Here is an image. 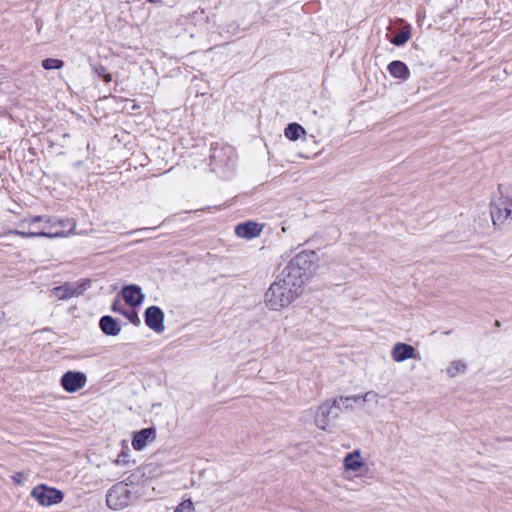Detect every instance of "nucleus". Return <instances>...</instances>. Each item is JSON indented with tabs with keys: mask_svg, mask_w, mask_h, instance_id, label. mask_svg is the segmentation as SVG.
<instances>
[{
	"mask_svg": "<svg viewBox=\"0 0 512 512\" xmlns=\"http://www.w3.org/2000/svg\"><path fill=\"white\" fill-rule=\"evenodd\" d=\"M319 261L320 258L315 251H301L291 259L278 275L291 287L302 293L303 286L316 274Z\"/></svg>",
	"mask_w": 512,
	"mask_h": 512,
	"instance_id": "nucleus-1",
	"label": "nucleus"
},
{
	"mask_svg": "<svg viewBox=\"0 0 512 512\" xmlns=\"http://www.w3.org/2000/svg\"><path fill=\"white\" fill-rule=\"evenodd\" d=\"M301 292L291 287L282 277L276 276L265 293V306L271 311H280L294 302Z\"/></svg>",
	"mask_w": 512,
	"mask_h": 512,
	"instance_id": "nucleus-2",
	"label": "nucleus"
},
{
	"mask_svg": "<svg viewBox=\"0 0 512 512\" xmlns=\"http://www.w3.org/2000/svg\"><path fill=\"white\" fill-rule=\"evenodd\" d=\"M490 214L494 225L512 219V188L499 185L490 204Z\"/></svg>",
	"mask_w": 512,
	"mask_h": 512,
	"instance_id": "nucleus-3",
	"label": "nucleus"
},
{
	"mask_svg": "<svg viewBox=\"0 0 512 512\" xmlns=\"http://www.w3.org/2000/svg\"><path fill=\"white\" fill-rule=\"evenodd\" d=\"M32 228V230H42L45 228L47 235H37V237L57 238L64 237L63 230H55L56 217L51 216H34L26 218L20 222V227Z\"/></svg>",
	"mask_w": 512,
	"mask_h": 512,
	"instance_id": "nucleus-4",
	"label": "nucleus"
},
{
	"mask_svg": "<svg viewBox=\"0 0 512 512\" xmlns=\"http://www.w3.org/2000/svg\"><path fill=\"white\" fill-rule=\"evenodd\" d=\"M132 502L131 491L127 484L117 483L106 494V504L113 510H122Z\"/></svg>",
	"mask_w": 512,
	"mask_h": 512,
	"instance_id": "nucleus-5",
	"label": "nucleus"
},
{
	"mask_svg": "<svg viewBox=\"0 0 512 512\" xmlns=\"http://www.w3.org/2000/svg\"><path fill=\"white\" fill-rule=\"evenodd\" d=\"M340 406L337 399L323 402L316 410L315 425L321 430H327L339 415Z\"/></svg>",
	"mask_w": 512,
	"mask_h": 512,
	"instance_id": "nucleus-6",
	"label": "nucleus"
},
{
	"mask_svg": "<svg viewBox=\"0 0 512 512\" xmlns=\"http://www.w3.org/2000/svg\"><path fill=\"white\" fill-rule=\"evenodd\" d=\"M31 497L35 499L39 505L49 507L60 503L64 498V494L56 488L49 487L46 484H39L32 489Z\"/></svg>",
	"mask_w": 512,
	"mask_h": 512,
	"instance_id": "nucleus-7",
	"label": "nucleus"
},
{
	"mask_svg": "<svg viewBox=\"0 0 512 512\" xmlns=\"http://www.w3.org/2000/svg\"><path fill=\"white\" fill-rule=\"evenodd\" d=\"M90 287V281L84 280L80 283H64L54 287L50 291V298L55 300H66L71 297L79 296Z\"/></svg>",
	"mask_w": 512,
	"mask_h": 512,
	"instance_id": "nucleus-8",
	"label": "nucleus"
},
{
	"mask_svg": "<svg viewBox=\"0 0 512 512\" xmlns=\"http://www.w3.org/2000/svg\"><path fill=\"white\" fill-rule=\"evenodd\" d=\"M62 388L69 393H75L87 383V377L80 371H67L60 380Z\"/></svg>",
	"mask_w": 512,
	"mask_h": 512,
	"instance_id": "nucleus-9",
	"label": "nucleus"
},
{
	"mask_svg": "<svg viewBox=\"0 0 512 512\" xmlns=\"http://www.w3.org/2000/svg\"><path fill=\"white\" fill-rule=\"evenodd\" d=\"M146 325L157 333L165 330L164 313L158 306H150L144 313Z\"/></svg>",
	"mask_w": 512,
	"mask_h": 512,
	"instance_id": "nucleus-10",
	"label": "nucleus"
},
{
	"mask_svg": "<svg viewBox=\"0 0 512 512\" xmlns=\"http://www.w3.org/2000/svg\"><path fill=\"white\" fill-rule=\"evenodd\" d=\"M156 438V430L153 427L144 428L136 432L132 439V446L136 451L143 450L148 443Z\"/></svg>",
	"mask_w": 512,
	"mask_h": 512,
	"instance_id": "nucleus-11",
	"label": "nucleus"
},
{
	"mask_svg": "<svg viewBox=\"0 0 512 512\" xmlns=\"http://www.w3.org/2000/svg\"><path fill=\"white\" fill-rule=\"evenodd\" d=\"M391 357L395 362H403L405 360L415 358V349L405 343H396L391 350Z\"/></svg>",
	"mask_w": 512,
	"mask_h": 512,
	"instance_id": "nucleus-12",
	"label": "nucleus"
},
{
	"mask_svg": "<svg viewBox=\"0 0 512 512\" xmlns=\"http://www.w3.org/2000/svg\"><path fill=\"white\" fill-rule=\"evenodd\" d=\"M123 299L131 307L138 306L142 303L144 295L141 288L137 285H128L122 289Z\"/></svg>",
	"mask_w": 512,
	"mask_h": 512,
	"instance_id": "nucleus-13",
	"label": "nucleus"
},
{
	"mask_svg": "<svg viewBox=\"0 0 512 512\" xmlns=\"http://www.w3.org/2000/svg\"><path fill=\"white\" fill-rule=\"evenodd\" d=\"M262 227L255 222H246L236 226L235 233L238 237L244 239H253L260 235Z\"/></svg>",
	"mask_w": 512,
	"mask_h": 512,
	"instance_id": "nucleus-14",
	"label": "nucleus"
},
{
	"mask_svg": "<svg viewBox=\"0 0 512 512\" xmlns=\"http://www.w3.org/2000/svg\"><path fill=\"white\" fill-rule=\"evenodd\" d=\"M99 326L101 331L108 336H117L121 331L120 324L109 315L100 318Z\"/></svg>",
	"mask_w": 512,
	"mask_h": 512,
	"instance_id": "nucleus-15",
	"label": "nucleus"
},
{
	"mask_svg": "<svg viewBox=\"0 0 512 512\" xmlns=\"http://www.w3.org/2000/svg\"><path fill=\"white\" fill-rule=\"evenodd\" d=\"M387 68L390 74L395 78L406 80L410 77V71L407 65L402 61H392Z\"/></svg>",
	"mask_w": 512,
	"mask_h": 512,
	"instance_id": "nucleus-16",
	"label": "nucleus"
},
{
	"mask_svg": "<svg viewBox=\"0 0 512 512\" xmlns=\"http://www.w3.org/2000/svg\"><path fill=\"white\" fill-rule=\"evenodd\" d=\"M343 465L346 470L358 471L363 466L360 450L348 453L343 459Z\"/></svg>",
	"mask_w": 512,
	"mask_h": 512,
	"instance_id": "nucleus-17",
	"label": "nucleus"
},
{
	"mask_svg": "<svg viewBox=\"0 0 512 512\" xmlns=\"http://www.w3.org/2000/svg\"><path fill=\"white\" fill-rule=\"evenodd\" d=\"M284 134L289 140L296 141L302 135L306 134V131L301 125L297 123H290L285 128Z\"/></svg>",
	"mask_w": 512,
	"mask_h": 512,
	"instance_id": "nucleus-18",
	"label": "nucleus"
},
{
	"mask_svg": "<svg viewBox=\"0 0 512 512\" xmlns=\"http://www.w3.org/2000/svg\"><path fill=\"white\" fill-rule=\"evenodd\" d=\"M467 366L466 363L462 360H454L446 367V374L450 378H454L459 374L465 372Z\"/></svg>",
	"mask_w": 512,
	"mask_h": 512,
	"instance_id": "nucleus-19",
	"label": "nucleus"
},
{
	"mask_svg": "<svg viewBox=\"0 0 512 512\" xmlns=\"http://www.w3.org/2000/svg\"><path fill=\"white\" fill-rule=\"evenodd\" d=\"M76 222L73 219H58L56 218V228L55 230H63L64 236L67 235L66 231L71 232L75 229Z\"/></svg>",
	"mask_w": 512,
	"mask_h": 512,
	"instance_id": "nucleus-20",
	"label": "nucleus"
},
{
	"mask_svg": "<svg viewBox=\"0 0 512 512\" xmlns=\"http://www.w3.org/2000/svg\"><path fill=\"white\" fill-rule=\"evenodd\" d=\"M22 230H14L11 233L15 235H19L21 237H37V235H47V231H45V228L42 230H32V228H28L27 226L22 227Z\"/></svg>",
	"mask_w": 512,
	"mask_h": 512,
	"instance_id": "nucleus-21",
	"label": "nucleus"
},
{
	"mask_svg": "<svg viewBox=\"0 0 512 512\" xmlns=\"http://www.w3.org/2000/svg\"><path fill=\"white\" fill-rule=\"evenodd\" d=\"M410 31L408 28H403L399 33L395 34L391 39V43L396 46H402L410 39Z\"/></svg>",
	"mask_w": 512,
	"mask_h": 512,
	"instance_id": "nucleus-22",
	"label": "nucleus"
},
{
	"mask_svg": "<svg viewBox=\"0 0 512 512\" xmlns=\"http://www.w3.org/2000/svg\"><path fill=\"white\" fill-rule=\"evenodd\" d=\"M64 62L60 59L47 58L42 61V67L46 70L61 69Z\"/></svg>",
	"mask_w": 512,
	"mask_h": 512,
	"instance_id": "nucleus-23",
	"label": "nucleus"
},
{
	"mask_svg": "<svg viewBox=\"0 0 512 512\" xmlns=\"http://www.w3.org/2000/svg\"><path fill=\"white\" fill-rule=\"evenodd\" d=\"M174 512H195V507L191 499L183 500Z\"/></svg>",
	"mask_w": 512,
	"mask_h": 512,
	"instance_id": "nucleus-24",
	"label": "nucleus"
},
{
	"mask_svg": "<svg viewBox=\"0 0 512 512\" xmlns=\"http://www.w3.org/2000/svg\"><path fill=\"white\" fill-rule=\"evenodd\" d=\"M379 394L375 391H367L365 394L362 395V401L363 402H372L374 404L378 403Z\"/></svg>",
	"mask_w": 512,
	"mask_h": 512,
	"instance_id": "nucleus-25",
	"label": "nucleus"
},
{
	"mask_svg": "<svg viewBox=\"0 0 512 512\" xmlns=\"http://www.w3.org/2000/svg\"><path fill=\"white\" fill-rule=\"evenodd\" d=\"M337 401L339 404L341 403L346 409L352 408L355 405V399L351 398V396H340Z\"/></svg>",
	"mask_w": 512,
	"mask_h": 512,
	"instance_id": "nucleus-26",
	"label": "nucleus"
},
{
	"mask_svg": "<svg viewBox=\"0 0 512 512\" xmlns=\"http://www.w3.org/2000/svg\"><path fill=\"white\" fill-rule=\"evenodd\" d=\"M96 72L98 73V75L104 77L105 82L108 83V82H110L112 80V76L110 74H105V68L103 66H99L96 69Z\"/></svg>",
	"mask_w": 512,
	"mask_h": 512,
	"instance_id": "nucleus-27",
	"label": "nucleus"
},
{
	"mask_svg": "<svg viewBox=\"0 0 512 512\" xmlns=\"http://www.w3.org/2000/svg\"><path fill=\"white\" fill-rule=\"evenodd\" d=\"M23 473L22 472H16L12 475V480L15 484L21 485L23 483Z\"/></svg>",
	"mask_w": 512,
	"mask_h": 512,
	"instance_id": "nucleus-28",
	"label": "nucleus"
},
{
	"mask_svg": "<svg viewBox=\"0 0 512 512\" xmlns=\"http://www.w3.org/2000/svg\"><path fill=\"white\" fill-rule=\"evenodd\" d=\"M121 303L119 300H115L113 305H112V311L114 312H118V313H121V314H125V311L122 310L121 308Z\"/></svg>",
	"mask_w": 512,
	"mask_h": 512,
	"instance_id": "nucleus-29",
	"label": "nucleus"
},
{
	"mask_svg": "<svg viewBox=\"0 0 512 512\" xmlns=\"http://www.w3.org/2000/svg\"><path fill=\"white\" fill-rule=\"evenodd\" d=\"M127 457H128V453L123 451L122 453H120L118 455L117 459L115 460V463L116 464H121V463L125 464L127 462V460H126Z\"/></svg>",
	"mask_w": 512,
	"mask_h": 512,
	"instance_id": "nucleus-30",
	"label": "nucleus"
},
{
	"mask_svg": "<svg viewBox=\"0 0 512 512\" xmlns=\"http://www.w3.org/2000/svg\"><path fill=\"white\" fill-rule=\"evenodd\" d=\"M124 315L127 316L131 322H134V323L135 322H138V323L140 322V320H139V318L137 316V313L134 312V311H130L129 313L125 312Z\"/></svg>",
	"mask_w": 512,
	"mask_h": 512,
	"instance_id": "nucleus-31",
	"label": "nucleus"
},
{
	"mask_svg": "<svg viewBox=\"0 0 512 512\" xmlns=\"http://www.w3.org/2000/svg\"><path fill=\"white\" fill-rule=\"evenodd\" d=\"M219 152L217 149H214L213 153L211 154L210 158L212 162H217V159L219 158Z\"/></svg>",
	"mask_w": 512,
	"mask_h": 512,
	"instance_id": "nucleus-32",
	"label": "nucleus"
},
{
	"mask_svg": "<svg viewBox=\"0 0 512 512\" xmlns=\"http://www.w3.org/2000/svg\"><path fill=\"white\" fill-rule=\"evenodd\" d=\"M351 398L355 399V404L359 403V401H362V395H351Z\"/></svg>",
	"mask_w": 512,
	"mask_h": 512,
	"instance_id": "nucleus-33",
	"label": "nucleus"
},
{
	"mask_svg": "<svg viewBox=\"0 0 512 512\" xmlns=\"http://www.w3.org/2000/svg\"><path fill=\"white\" fill-rule=\"evenodd\" d=\"M160 1H161V0H147V2H149V3H153V4H155V3H159Z\"/></svg>",
	"mask_w": 512,
	"mask_h": 512,
	"instance_id": "nucleus-34",
	"label": "nucleus"
},
{
	"mask_svg": "<svg viewBox=\"0 0 512 512\" xmlns=\"http://www.w3.org/2000/svg\"><path fill=\"white\" fill-rule=\"evenodd\" d=\"M150 229H151V228H140L139 230H135V232H137V231H143V230H150ZM132 233H134V231H133Z\"/></svg>",
	"mask_w": 512,
	"mask_h": 512,
	"instance_id": "nucleus-35",
	"label": "nucleus"
}]
</instances>
